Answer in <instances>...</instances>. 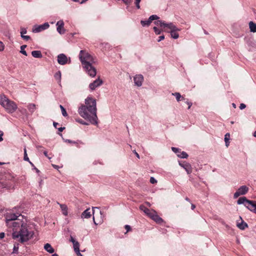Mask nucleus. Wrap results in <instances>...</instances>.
I'll list each match as a JSON object with an SVG mask.
<instances>
[{
  "mask_svg": "<svg viewBox=\"0 0 256 256\" xmlns=\"http://www.w3.org/2000/svg\"><path fill=\"white\" fill-rule=\"evenodd\" d=\"M6 222H12L13 227L12 237L18 242L24 243L30 240L34 235V232L28 228L26 220H23L24 216L18 212H9L6 215Z\"/></svg>",
  "mask_w": 256,
  "mask_h": 256,
  "instance_id": "1",
  "label": "nucleus"
},
{
  "mask_svg": "<svg viewBox=\"0 0 256 256\" xmlns=\"http://www.w3.org/2000/svg\"><path fill=\"white\" fill-rule=\"evenodd\" d=\"M96 102L92 97H88L85 100V104H82L78 108L80 115L86 120H88L92 124H98L96 115Z\"/></svg>",
  "mask_w": 256,
  "mask_h": 256,
  "instance_id": "2",
  "label": "nucleus"
},
{
  "mask_svg": "<svg viewBox=\"0 0 256 256\" xmlns=\"http://www.w3.org/2000/svg\"><path fill=\"white\" fill-rule=\"evenodd\" d=\"M79 58L83 68L88 74L91 77H94L96 74V68L92 66V64L96 63V58L84 50L80 51Z\"/></svg>",
  "mask_w": 256,
  "mask_h": 256,
  "instance_id": "3",
  "label": "nucleus"
},
{
  "mask_svg": "<svg viewBox=\"0 0 256 256\" xmlns=\"http://www.w3.org/2000/svg\"><path fill=\"white\" fill-rule=\"evenodd\" d=\"M0 104L10 114L14 112L18 108L16 102L8 99L4 94L0 96Z\"/></svg>",
  "mask_w": 256,
  "mask_h": 256,
  "instance_id": "4",
  "label": "nucleus"
},
{
  "mask_svg": "<svg viewBox=\"0 0 256 256\" xmlns=\"http://www.w3.org/2000/svg\"><path fill=\"white\" fill-rule=\"evenodd\" d=\"M170 30V31L165 30L166 32H170L172 38L176 39L179 37L178 32L180 31V29L178 28L175 25L172 23H169L166 24V28Z\"/></svg>",
  "mask_w": 256,
  "mask_h": 256,
  "instance_id": "5",
  "label": "nucleus"
},
{
  "mask_svg": "<svg viewBox=\"0 0 256 256\" xmlns=\"http://www.w3.org/2000/svg\"><path fill=\"white\" fill-rule=\"evenodd\" d=\"M253 202L248 200L246 197H241L238 200L237 203L238 204H244L249 210L254 208Z\"/></svg>",
  "mask_w": 256,
  "mask_h": 256,
  "instance_id": "6",
  "label": "nucleus"
},
{
  "mask_svg": "<svg viewBox=\"0 0 256 256\" xmlns=\"http://www.w3.org/2000/svg\"><path fill=\"white\" fill-rule=\"evenodd\" d=\"M248 191V188L246 186H241L238 190L234 194V198H236L240 195H244L246 194Z\"/></svg>",
  "mask_w": 256,
  "mask_h": 256,
  "instance_id": "7",
  "label": "nucleus"
},
{
  "mask_svg": "<svg viewBox=\"0 0 256 256\" xmlns=\"http://www.w3.org/2000/svg\"><path fill=\"white\" fill-rule=\"evenodd\" d=\"M102 82V80L98 78L90 83L89 84V88L92 90H94L96 88L101 86Z\"/></svg>",
  "mask_w": 256,
  "mask_h": 256,
  "instance_id": "8",
  "label": "nucleus"
},
{
  "mask_svg": "<svg viewBox=\"0 0 256 256\" xmlns=\"http://www.w3.org/2000/svg\"><path fill=\"white\" fill-rule=\"evenodd\" d=\"M172 150L177 154L178 156L180 158H187L188 154L184 152H181L180 149L174 147L172 148Z\"/></svg>",
  "mask_w": 256,
  "mask_h": 256,
  "instance_id": "9",
  "label": "nucleus"
},
{
  "mask_svg": "<svg viewBox=\"0 0 256 256\" xmlns=\"http://www.w3.org/2000/svg\"><path fill=\"white\" fill-rule=\"evenodd\" d=\"M67 56L64 54H61L58 56V62L61 65H64L68 62Z\"/></svg>",
  "mask_w": 256,
  "mask_h": 256,
  "instance_id": "10",
  "label": "nucleus"
},
{
  "mask_svg": "<svg viewBox=\"0 0 256 256\" xmlns=\"http://www.w3.org/2000/svg\"><path fill=\"white\" fill-rule=\"evenodd\" d=\"M135 85L140 86L144 81V77L142 74H137L134 78Z\"/></svg>",
  "mask_w": 256,
  "mask_h": 256,
  "instance_id": "11",
  "label": "nucleus"
},
{
  "mask_svg": "<svg viewBox=\"0 0 256 256\" xmlns=\"http://www.w3.org/2000/svg\"><path fill=\"white\" fill-rule=\"evenodd\" d=\"M50 26L48 22H46L43 24L40 25L33 29V32H38L46 29H47Z\"/></svg>",
  "mask_w": 256,
  "mask_h": 256,
  "instance_id": "12",
  "label": "nucleus"
},
{
  "mask_svg": "<svg viewBox=\"0 0 256 256\" xmlns=\"http://www.w3.org/2000/svg\"><path fill=\"white\" fill-rule=\"evenodd\" d=\"M57 27V31L60 34H64V23L62 20H59L56 23Z\"/></svg>",
  "mask_w": 256,
  "mask_h": 256,
  "instance_id": "13",
  "label": "nucleus"
},
{
  "mask_svg": "<svg viewBox=\"0 0 256 256\" xmlns=\"http://www.w3.org/2000/svg\"><path fill=\"white\" fill-rule=\"evenodd\" d=\"M180 166L184 168L188 174L192 172V168L191 165L188 162H184L183 164L180 163Z\"/></svg>",
  "mask_w": 256,
  "mask_h": 256,
  "instance_id": "14",
  "label": "nucleus"
},
{
  "mask_svg": "<svg viewBox=\"0 0 256 256\" xmlns=\"http://www.w3.org/2000/svg\"><path fill=\"white\" fill-rule=\"evenodd\" d=\"M241 220V222H237L236 226H237L240 230H244L246 228L248 227V224L246 222H244L242 219V218H240Z\"/></svg>",
  "mask_w": 256,
  "mask_h": 256,
  "instance_id": "15",
  "label": "nucleus"
},
{
  "mask_svg": "<svg viewBox=\"0 0 256 256\" xmlns=\"http://www.w3.org/2000/svg\"><path fill=\"white\" fill-rule=\"evenodd\" d=\"M90 216H91V214H90V208H87L86 210L82 214V215H81V217L82 218H90Z\"/></svg>",
  "mask_w": 256,
  "mask_h": 256,
  "instance_id": "16",
  "label": "nucleus"
},
{
  "mask_svg": "<svg viewBox=\"0 0 256 256\" xmlns=\"http://www.w3.org/2000/svg\"><path fill=\"white\" fill-rule=\"evenodd\" d=\"M60 207L61 210L62 211V214L64 216L68 215V207L66 204H60L59 202H57Z\"/></svg>",
  "mask_w": 256,
  "mask_h": 256,
  "instance_id": "17",
  "label": "nucleus"
},
{
  "mask_svg": "<svg viewBox=\"0 0 256 256\" xmlns=\"http://www.w3.org/2000/svg\"><path fill=\"white\" fill-rule=\"evenodd\" d=\"M44 248L46 250L50 253H53L54 252V249L52 248L51 245L50 244H46L44 246Z\"/></svg>",
  "mask_w": 256,
  "mask_h": 256,
  "instance_id": "18",
  "label": "nucleus"
},
{
  "mask_svg": "<svg viewBox=\"0 0 256 256\" xmlns=\"http://www.w3.org/2000/svg\"><path fill=\"white\" fill-rule=\"evenodd\" d=\"M32 56L36 58H40L42 57V54L40 50H34L32 52Z\"/></svg>",
  "mask_w": 256,
  "mask_h": 256,
  "instance_id": "19",
  "label": "nucleus"
},
{
  "mask_svg": "<svg viewBox=\"0 0 256 256\" xmlns=\"http://www.w3.org/2000/svg\"><path fill=\"white\" fill-rule=\"evenodd\" d=\"M249 27L251 32H256V24L252 22H249Z\"/></svg>",
  "mask_w": 256,
  "mask_h": 256,
  "instance_id": "20",
  "label": "nucleus"
},
{
  "mask_svg": "<svg viewBox=\"0 0 256 256\" xmlns=\"http://www.w3.org/2000/svg\"><path fill=\"white\" fill-rule=\"evenodd\" d=\"M154 23L156 26H160L161 27L163 26L164 28H166V24H168L162 21V20H158L156 22H154Z\"/></svg>",
  "mask_w": 256,
  "mask_h": 256,
  "instance_id": "21",
  "label": "nucleus"
},
{
  "mask_svg": "<svg viewBox=\"0 0 256 256\" xmlns=\"http://www.w3.org/2000/svg\"><path fill=\"white\" fill-rule=\"evenodd\" d=\"M73 246L74 250L76 253L80 254V244L78 242L76 241L74 244Z\"/></svg>",
  "mask_w": 256,
  "mask_h": 256,
  "instance_id": "22",
  "label": "nucleus"
},
{
  "mask_svg": "<svg viewBox=\"0 0 256 256\" xmlns=\"http://www.w3.org/2000/svg\"><path fill=\"white\" fill-rule=\"evenodd\" d=\"M158 224H161L163 222V220L157 214L152 219Z\"/></svg>",
  "mask_w": 256,
  "mask_h": 256,
  "instance_id": "23",
  "label": "nucleus"
},
{
  "mask_svg": "<svg viewBox=\"0 0 256 256\" xmlns=\"http://www.w3.org/2000/svg\"><path fill=\"white\" fill-rule=\"evenodd\" d=\"M172 95L176 96V99L178 102H180L182 100H185V98L183 96H182L179 92H175L172 94Z\"/></svg>",
  "mask_w": 256,
  "mask_h": 256,
  "instance_id": "24",
  "label": "nucleus"
},
{
  "mask_svg": "<svg viewBox=\"0 0 256 256\" xmlns=\"http://www.w3.org/2000/svg\"><path fill=\"white\" fill-rule=\"evenodd\" d=\"M24 160L25 161L28 162L29 163L32 165L34 166L33 164L30 160V159L28 156L27 153H26V148H24Z\"/></svg>",
  "mask_w": 256,
  "mask_h": 256,
  "instance_id": "25",
  "label": "nucleus"
},
{
  "mask_svg": "<svg viewBox=\"0 0 256 256\" xmlns=\"http://www.w3.org/2000/svg\"><path fill=\"white\" fill-rule=\"evenodd\" d=\"M28 108L31 113H32L36 109V106L34 104H30L28 106Z\"/></svg>",
  "mask_w": 256,
  "mask_h": 256,
  "instance_id": "26",
  "label": "nucleus"
},
{
  "mask_svg": "<svg viewBox=\"0 0 256 256\" xmlns=\"http://www.w3.org/2000/svg\"><path fill=\"white\" fill-rule=\"evenodd\" d=\"M156 214V212L154 210H150L149 212H148V213L146 214V215H148L152 219Z\"/></svg>",
  "mask_w": 256,
  "mask_h": 256,
  "instance_id": "27",
  "label": "nucleus"
},
{
  "mask_svg": "<svg viewBox=\"0 0 256 256\" xmlns=\"http://www.w3.org/2000/svg\"><path fill=\"white\" fill-rule=\"evenodd\" d=\"M54 78L56 80H58V82H60V79H61V72L60 71L58 72H56L54 74Z\"/></svg>",
  "mask_w": 256,
  "mask_h": 256,
  "instance_id": "28",
  "label": "nucleus"
},
{
  "mask_svg": "<svg viewBox=\"0 0 256 256\" xmlns=\"http://www.w3.org/2000/svg\"><path fill=\"white\" fill-rule=\"evenodd\" d=\"M140 24H141L143 26H150V24H151V22H150V20L148 19V20H142L140 21Z\"/></svg>",
  "mask_w": 256,
  "mask_h": 256,
  "instance_id": "29",
  "label": "nucleus"
},
{
  "mask_svg": "<svg viewBox=\"0 0 256 256\" xmlns=\"http://www.w3.org/2000/svg\"><path fill=\"white\" fill-rule=\"evenodd\" d=\"M140 209L143 211L146 214H147L148 212H149V210H150L144 205H140Z\"/></svg>",
  "mask_w": 256,
  "mask_h": 256,
  "instance_id": "30",
  "label": "nucleus"
},
{
  "mask_svg": "<svg viewBox=\"0 0 256 256\" xmlns=\"http://www.w3.org/2000/svg\"><path fill=\"white\" fill-rule=\"evenodd\" d=\"M60 107L61 109L62 116L65 117L67 116L68 114H67L66 111V109L64 108V107L62 105H60Z\"/></svg>",
  "mask_w": 256,
  "mask_h": 256,
  "instance_id": "31",
  "label": "nucleus"
},
{
  "mask_svg": "<svg viewBox=\"0 0 256 256\" xmlns=\"http://www.w3.org/2000/svg\"><path fill=\"white\" fill-rule=\"evenodd\" d=\"M26 47V45H22L20 46V52L22 54H23L25 55V56H27V53L26 52V51L24 50V48Z\"/></svg>",
  "mask_w": 256,
  "mask_h": 256,
  "instance_id": "32",
  "label": "nucleus"
},
{
  "mask_svg": "<svg viewBox=\"0 0 256 256\" xmlns=\"http://www.w3.org/2000/svg\"><path fill=\"white\" fill-rule=\"evenodd\" d=\"M158 18H159V17L158 16L153 14V15L150 16V17L148 19L150 20V22L152 23V20H157Z\"/></svg>",
  "mask_w": 256,
  "mask_h": 256,
  "instance_id": "33",
  "label": "nucleus"
},
{
  "mask_svg": "<svg viewBox=\"0 0 256 256\" xmlns=\"http://www.w3.org/2000/svg\"><path fill=\"white\" fill-rule=\"evenodd\" d=\"M252 205L254 206V208H249L250 211L254 212L256 213V202L254 201L252 203Z\"/></svg>",
  "mask_w": 256,
  "mask_h": 256,
  "instance_id": "34",
  "label": "nucleus"
},
{
  "mask_svg": "<svg viewBox=\"0 0 256 256\" xmlns=\"http://www.w3.org/2000/svg\"><path fill=\"white\" fill-rule=\"evenodd\" d=\"M154 30L156 34L157 35L160 34H161L162 31L156 26L154 27Z\"/></svg>",
  "mask_w": 256,
  "mask_h": 256,
  "instance_id": "35",
  "label": "nucleus"
},
{
  "mask_svg": "<svg viewBox=\"0 0 256 256\" xmlns=\"http://www.w3.org/2000/svg\"><path fill=\"white\" fill-rule=\"evenodd\" d=\"M230 138V134L228 133H226L224 136V141L226 143H227L229 141Z\"/></svg>",
  "mask_w": 256,
  "mask_h": 256,
  "instance_id": "36",
  "label": "nucleus"
},
{
  "mask_svg": "<svg viewBox=\"0 0 256 256\" xmlns=\"http://www.w3.org/2000/svg\"><path fill=\"white\" fill-rule=\"evenodd\" d=\"M96 209L98 210V208H96V207H95V208H92V211H93L92 213H93V215H94V216H93V220H94V224H96V225H97V224H97V223H96V221H95V218H94V212H95V209H96Z\"/></svg>",
  "mask_w": 256,
  "mask_h": 256,
  "instance_id": "37",
  "label": "nucleus"
},
{
  "mask_svg": "<svg viewBox=\"0 0 256 256\" xmlns=\"http://www.w3.org/2000/svg\"><path fill=\"white\" fill-rule=\"evenodd\" d=\"M141 0H135V4L138 9L140 8V3Z\"/></svg>",
  "mask_w": 256,
  "mask_h": 256,
  "instance_id": "38",
  "label": "nucleus"
},
{
  "mask_svg": "<svg viewBox=\"0 0 256 256\" xmlns=\"http://www.w3.org/2000/svg\"><path fill=\"white\" fill-rule=\"evenodd\" d=\"M26 32H27V30L25 28H21V31H20L21 36H24V34H26Z\"/></svg>",
  "mask_w": 256,
  "mask_h": 256,
  "instance_id": "39",
  "label": "nucleus"
},
{
  "mask_svg": "<svg viewBox=\"0 0 256 256\" xmlns=\"http://www.w3.org/2000/svg\"><path fill=\"white\" fill-rule=\"evenodd\" d=\"M150 182L152 184H154L157 182V180L154 177H151L150 178Z\"/></svg>",
  "mask_w": 256,
  "mask_h": 256,
  "instance_id": "40",
  "label": "nucleus"
},
{
  "mask_svg": "<svg viewBox=\"0 0 256 256\" xmlns=\"http://www.w3.org/2000/svg\"><path fill=\"white\" fill-rule=\"evenodd\" d=\"M4 48V44L2 42L0 41V52L3 51Z\"/></svg>",
  "mask_w": 256,
  "mask_h": 256,
  "instance_id": "41",
  "label": "nucleus"
},
{
  "mask_svg": "<svg viewBox=\"0 0 256 256\" xmlns=\"http://www.w3.org/2000/svg\"><path fill=\"white\" fill-rule=\"evenodd\" d=\"M76 120L78 122H79V123H80V124H84V125H88V123H86V122H84L82 120V119H78V120Z\"/></svg>",
  "mask_w": 256,
  "mask_h": 256,
  "instance_id": "42",
  "label": "nucleus"
},
{
  "mask_svg": "<svg viewBox=\"0 0 256 256\" xmlns=\"http://www.w3.org/2000/svg\"><path fill=\"white\" fill-rule=\"evenodd\" d=\"M22 38L24 40H29L30 38V36H24H24H22Z\"/></svg>",
  "mask_w": 256,
  "mask_h": 256,
  "instance_id": "43",
  "label": "nucleus"
},
{
  "mask_svg": "<svg viewBox=\"0 0 256 256\" xmlns=\"http://www.w3.org/2000/svg\"><path fill=\"white\" fill-rule=\"evenodd\" d=\"M124 228L126 230V232H128L131 230V227L129 225H126Z\"/></svg>",
  "mask_w": 256,
  "mask_h": 256,
  "instance_id": "44",
  "label": "nucleus"
},
{
  "mask_svg": "<svg viewBox=\"0 0 256 256\" xmlns=\"http://www.w3.org/2000/svg\"><path fill=\"white\" fill-rule=\"evenodd\" d=\"M186 104L188 105V109H190L191 107V106H192V102H189L188 100H187L186 102Z\"/></svg>",
  "mask_w": 256,
  "mask_h": 256,
  "instance_id": "45",
  "label": "nucleus"
},
{
  "mask_svg": "<svg viewBox=\"0 0 256 256\" xmlns=\"http://www.w3.org/2000/svg\"><path fill=\"white\" fill-rule=\"evenodd\" d=\"M246 107V106L244 104H241L240 106V110H243Z\"/></svg>",
  "mask_w": 256,
  "mask_h": 256,
  "instance_id": "46",
  "label": "nucleus"
},
{
  "mask_svg": "<svg viewBox=\"0 0 256 256\" xmlns=\"http://www.w3.org/2000/svg\"><path fill=\"white\" fill-rule=\"evenodd\" d=\"M164 36H160L158 37V41L159 42H160L161 40H164Z\"/></svg>",
  "mask_w": 256,
  "mask_h": 256,
  "instance_id": "47",
  "label": "nucleus"
},
{
  "mask_svg": "<svg viewBox=\"0 0 256 256\" xmlns=\"http://www.w3.org/2000/svg\"><path fill=\"white\" fill-rule=\"evenodd\" d=\"M124 4H128L130 3L131 0H122Z\"/></svg>",
  "mask_w": 256,
  "mask_h": 256,
  "instance_id": "48",
  "label": "nucleus"
},
{
  "mask_svg": "<svg viewBox=\"0 0 256 256\" xmlns=\"http://www.w3.org/2000/svg\"><path fill=\"white\" fill-rule=\"evenodd\" d=\"M5 234L4 232L0 233V238H3L4 237Z\"/></svg>",
  "mask_w": 256,
  "mask_h": 256,
  "instance_id": "49",
  "label": "nucleus"
},
{
  "mask_svg": "<svg viewBox=\"0 0 256 256\" xmlns=\"http://www.w3.org/2000/svg\"><path fill=\"white\" fill-rule=\"evenodd\" d=\"M70 241L72 242L73 244L76 242V240H75L72 236H70Z\"/></svg>",
  "mask_w": 256,
  "mask_h": 256,
  "instance_id": "50",
  "label": "nucleus"
},
{
  "mask_svg": "<svg viewBox=\"0 0 256 256\" xmlns=\"http://www.w3.org/2000/svg\"><path fill=\"white\" fill-rule=\"evenodd\" d=\"M65 129L64 127H60L58 128V131L62 132Z\"/></svg>",
  "mask_w": 256,
  "mask_h": 256,
  "instance_id": "51",
  "label": "nucleus"
},
{
  "mask_svg": "<svg viewBox=\"0 0 256 256\" xmlns=\"http://www.w3.org/2000/svg\"><path fill=\"white\" fill-rule=\"evenodd\" d=\"M2 135H3V133L0 132V142H2L3 140V139L2 138Z\"/></svg>",
  "mask_w": 256,
  "mask_h": 256,
  "instance_id": "52",
  "label": "nucleus"
},
{
  "mask_svg": "<svg viewBox=\"0 0 256 256\" xmlns=\"http://www.w3.org/2000/svg\"><path fill=\"white\" fill-rule=\"evenodd\" d=\"M44 156H46L48 157V158H50V157H48V152H47L46 151V150H45V151H44Z\"/></svg>",
  "mask_w": 256,
  "mask_h": 256,
  "instance_id": "53",
  "label": "nucleus"
},
{
  "mask_svg": "<svg viewBox=\"0 0 256 256\" xmlns=\"http://www.w3.org/2000/svg\"><path fill=\"white\" fill-rule=\"evenodd\" d=\"M191 208L194 210L196 208V206L194 204H192Z\"/></svg>",
  "mask_w": 256,
  "mask_h": 256,
  "instance_id": "54",
  "label": "nucleus"
},
{
  "mask_svg": "<svg viewBox=\"0 0 256 256\" xmlns=\"http://www.w3.org/2000/svg\"><path fill=\"white\" fill-rule=\"evenodd\" d=\"M58 123H57V122H54V126L56 128V126H57V125H58Z\"/></svg>",
  "mask_w": 256,
  "mask_h": 256,
  "instance_id": "55",
  "label": "nucleus"
},
{
  "mask_svg": "<svg viewBox=\"0 0 256 256\" xmlns=\"http://www.w3.org/2000/svg\"><path fill=\"white\" fill-rule=\"evenodd\" d=\"M134 154H136V157H138V158H140L139 154L136 151L134 152Z\"/></svg>",
  "mask_w": 256,
  "mask_h": 256,
  "instance_id": "56",
  "label": "nucleus"
},
{
  "mask_svg": "<svg viewBox=\"0 0 256 256\" xmlns=\"http://www.w3.org/2000/svg\"><path fill=\"white\" fill-rule=\"evenodd\" d=\"M185 200H186V201L190 202V198H188L186 197V198H185Z\"/></svg>",
  "mask_w": 256,
  "mask_h": 256,
  "instance_id": "57",
  "label": "nucleus"
},
{
  "mask_svg": "<svg viewBox=\"0 0 256 256\" xmlns=\"http://www.w3.org/2000/svg\"><path fill=\"white\" fill-rule=\"evenodd\" d=\"M226 147H228L229 146V141L227 143H226Z\"/></svg>",
  "mask_w": 256,
  "mask_h": 256,
  "instance_id": "58",
  "label": "nucleus"
},
{
  "mask_svg": "<svg viewBox=\"0 0 256 256\" xmlns=\"http://www.w3.org/2000/svg\"><path fill=\"white\" fill-rule=\"evenodd\" d=\"M253 136L256 138V130L254 132Z\"/></svg>",
  "mask_w": 256,
  "mask_h": 256,
  "instance_id": "59",
  "label": "nucleus"
},
{
  "mask_svg": "<svg viewBox=\"0 0 256 256\" xmlns=\"http://www.w3.org/2000/svg\"><path fill=\"white\" fill-rule=\"evenodd\" d=\"M232 106H233V107H234V108H236V104H235L232 103Z\"/></svg>",
  "mask_w": 256,
  "mask_h": 256,
  "instance_id": "60",
  "label": "nucleus"
},
{
  "mask_svg": "<svg viewBox=\"0 0 256 256\" xmlns=\"http://www.w3.org/2000/svg\"><path fill=\"white\" fill-rule=\"evenodd\" d=\"M78 256H82V254L80 252V254L76 253Z\"/></svg>",
  "mask_w": 256,
  "mask_h": 256,
  "instance_id": "61",
  "label": "nucleus"
},
{
  "mask_svg": "<svg viewBox=\"0 0 256 256\" xmlns=\"http://www.w3.org/2000/svg\"><path fill=\"white\" fill-rule=\"evenodd\" d=\"M52 256H58V255L56 254H53Z\"/></svg>",
  "mask_w": 256,
  "mask_h": 256,
  "instance_id": "62",
  "label": "nucleus"
},
{
  "mask_svg": "<svg viewBox=\"0 0 256 256\" xmlns=\"http://www.w3.org/2000/svg\"><path fill=\"white\" fill-rule=\"evenodd\" d=\"M74 2H78V0H72Z\"/></svg>",
  "mask_w": 256,
  "mask_h": 256,
  "instance_id": "63",
  "label": "nucleus"
},
{
  "mask_svg": "<svg viewBox=\"0 0 256 256\" xmlns=\"http://www.w3.org/2000/svg\"><path fill=\"white\" fill-rule=\"evenodd\" d=\"M146 204H147L148 205V206H150V204L149 202H146Z\"/></svg>",
  "mask_w": 256,
  "mask_h": 256,
  "instance_id": "64",
  "label": "nucleus"
}]
</instances>
